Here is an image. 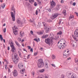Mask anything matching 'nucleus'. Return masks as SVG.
Here are the masks:
<instances>
[{
  "instance_id": "nucleus-60",
  "label": "nucleus",
  "mask_w": 78,
  "mask_h": 78,
  "mask_svg": "<svg viewBox=\"0 0 78 78\" xmlns=\"http://www.w3.org/2000/svg\"><path fill=\"white\" fill-rule=\"evenodd\" d=\"M63 55H67V54L65 53V52L63 54Z\"/></svg>"
},
{
  "instance_id": "nucleus-31",
  "label": "nucleus",
  "mask_w": 78,
  "mask_h": 78,
  "mask_svg": "<svg viewBox=\"0 0 78 78\" xmlns=\"http://www.w3.org/2000/svg\"><path fill=\"white\" fill-rule=\"evenodd\" d=\"M55 57H56V56L55 55H52V58L53 59L55 58Z\"/></svg>"
},
{
  "instance_id": "nucleus-54",
  "label": "nucleus",
  "mask_w": 78,
  "mask_h": 78,
  "mask_svg": "<svg viewBox=\"0 0 78 78\" xmlns=\"http://www.w3.org/2000/svg\"><path fill=\"white\" fill-rule=\"evenodd\" d=\"M30 34H33V31L31 30L30 31Z\"/></svg>"
},
{
  "instance_id": "nucleus-64",
  "label": "nucleus",
  "mask_w": 78,
  "mask_h": 78,
  "mask_svg": "<svg viewBox=\"0 0 78 78\" xmlns=\"http://www.w3.org/2000/svg\"><path fill=\"white\" fill-rule=\"evenodd\" d=\"M5 69H7V65H5Z\"/></svg>"
},
{
  "instance_id": "nucleus-5",
  "label": "nucleus",
  "mask_w": 78,
  "mask_h": 78,
  "mask_svg": "<svg viewBox=\"0 0 78 78\" xmlns=\"http://www.w3.org/2000/svg\"><path fill=\"white\" fill-rule=\"evenodd\" d=\"M13 73V75L14 77H16L17 76V75H18V73L16 69H14L13 72H12Z\"/></svg>"
},
{
  "instance_id": "nucleus-40",
  "label": "nucleus",
  "mask_w": 78,
  "mask_h": 78,
  "mask_svg": "<svg viewBox=\"0 0 78 78\" xmlns=\"http://www.w3.org/2000/svg\"><path fill=\"white\" fill-rule=\"evenodd\" d=\"M18 53H19V56H20V55H21V52H20L19 51H18Z\"/></svg>"
},
{
  "instance_id": "nucleus-41",
  "label": "nucleus",
  "mask_w": 78,
  "mask_h": 78,
  "mask_svg": "<svg viewBox=\"0 0 78 78\" xmlns=\"http://www.w3.org/2000/svg\"><path fill=\"white\" fill-rule=\"evenodd\" d=\"M34 41H36V42H38V41L37 40V38L34 39Z\"/></svg>"
},
{
  "instance_id": "nucleus-48",
  "label": "nucleus",
  "mask_w": 78,
  "mask_h": 78,
  "mask_svg": "<svg viewBox=\"0 0 78 78\" xmlns=\"http://www.w3.org/2000/svg\"><path fill=\"white\" fill-rule=\"evenodd\" d=\"M27 47L28 48L29 50H30V49H31V47H30V46H27Z\"/></svg>"
},
{
  "instance_id": "nucleus-34",
  "label": "nucleus",
  "mask_w": 78,
  "mask_h": 78,
  "mask_svg": "<svg viewBox=\"0 0 78 78\" xmlns=\"http://www.w3.org/2000/svg\"><path fill=\"white\" fill-rule=\"evenodd\" d=\"M35 73H34V71H33L32 73V75H33V77H34V76Z\"/></svg>"
},
{
  "instance_id": "nucleus-23",
  "label": "nucleus",
  "mask_w": 78,
  "mask_h": 78,
  "mask_svg": "<svg viewBox=\"0 0 78 78\" xmlns=\"http://www.w3.org/2000/svg\"><path fill=\"white\" fill-rule=\"evenodd\" d=\"M51 9L50 7V8H48L46 9V10L48 11L49 12H51Z\"/></svg>"
},
{
  "instance_id": "nucleus-10",
  "label": "nucleus",
  "mask_w": 78,
  "mask_h": 78,
  "mask_svg": "<svg viewBox=\"0 0 78 78\" xmlns=\"http://www.w3.org/2000/svg\"><path fill=\"white\" fill-rule=\"evenodd\" d=\"M11 11H13L14 13L13 14H16V10H15V9H14V6H12L11 8Z\"/></svg>"
},
{
  "instance_id": "nucleus-33",
  "label": "nucleus",
  "mask_w": 78,
  "mask_h": 78,
  "mask_svg": "<svg viewBox=\"0 0 78 78\" xmlns=\"http://www.w3.org/2000/svg\"><path fill=\"white\" fill-rule=\"evenodd\" d=\"M0 38L1 39V41H2V40L3 39V37H2V35H0Z\"/></svg>"
},
{
  "instance_id": "nucleus-2",
  "label": "nucleus",
  "mask_w": 78,
  "mask_h": 78,
  "mask_svg": "<svg viewBox=\"0 0 78 78\" xmlns=\"http://www.w3.org/2000/svg\"><path fill=\"white\" fill-rule=\"evenodd\" d=\"M45 23H43V26L45 27H44V30H45V31L46 33H48L50 29V28H48L47 27H46L47 26V24H44Z\"/></svg>"
},
{
  "instance_id": "nucleus-18",
  "label": "nucleus",
  "mask_w": 78,
  "mask_h": 78,
  "mask_svg": "<svg viewBox=\"0 0 78 78\" xmlns=\"http://www.w3.org/2000/svg\"><path fill=\"white\" fill-rule=\"evenodd\" d=\"M45 20L46 22H49V23L50 22H52V20H48L47 19H46V20Z\"/></svg>"
},
{
  "instance_id": "nucleus-14",
  "label": "nucleus",
  "mask_w": 78,
  "mask_h": 78,
  "mask_svg": "<svg viewBox=\"0 0 78 78\" xmlns=\"http://www.w3.org/2000/svg\"><path fill=\"white\" fill-rule=\"evenodd\" d=\"M25 69H22V70H21L20 71V72L22 73V74H23L25 73Z\"/></svg>"
},
{
  "instance_id": "nucleus-4",
  "label": "nucleus",
  "mask_w": 78,
  "mask_h": 78,
  "mask_svg": "<svg viewBox=\"0 0 78 78\" xmlns=\"http://www.w3.org/2000/svg\"><path fill=\"white\" fill-rule=\"evenodd\" d=\"M52 2L51 3V5L50 6V8L51 9H52V8H53L55 6H56V3L55 2H53V1L52 0Z\"/></svg>"
},
{
  "instance_id": "nucleus-11",
  "label": "nucleus",
  "mask_w": 78,
  "mask_h": 78,
  "mask_svg": "<svg viewBox=\"0 0 78 78\" xmlns=\"http://www.w3.org/2000/svg\"><path fill=\"white\" fill-rule=\"evenodd\" d=\"M72 73H70L68 74H67V77L69 78H72Z\"/></svg>"
},
{
  "instance_id": "nucleus-17",
  "label": "nucleus",
  "mask_w": 78,
  "mask_h": 78,
  "mask_svg": "<svg viewBox=\"0 0 78 78\" xmlns=\"http://www.w3.org/2000/svg\"><path fill=\"white\" fill-rule=\"evenodd\" d=\"M18 61H19V59L14 60H13V62H14L15 64H17V63Z\"/></svg>"
},
{
  "instance_id": "nucleus-12",
  "label": "nucleus",
  "mask_w": 78,
  "mask_h": 78,
  "mask_svg": "<svg viewBox=\"0 0 78 78\" xmlns=\"http://www.w3.org/2000/svg\"><path fill=\"white\" fill-rule=\"evenodd\" d=\"M61 8V5H57L56 6V11H58L59 9Z\"/></svg>"
},
{
  "instance_id": "nucleus-58",
  "label": "nucleus",
  "mask_w": 78,
  "mask_h": 78,
  "mask_svg": "<svg viewBox=\"0 0 78 78\" xmlns=\"http://www.w3.org/2000/svg\"><path fill=\"white\" fill-rule=\"evenodd\" d=\"M30 51H31V52H33V48H31L30 50Z\"/></svg>"
},
{
  "instance_id": "nucleus-62",
  "label": "nucleus",
  "mask_w": 78,
  "mask_h": 78,
  "mask_svg": "<svg viewBox=\"0 0 78 78\" xmlns=\"http://www.w3.org/2000/svg\"><path fill=\"white\" fill-rule=\"evenodd\" d=\"M75 14L77 16H78V13L76 12H75Z\"/></svg>"
},
{
  "instance_id": "nucleus-27",
  "label": "nucleus",
  "mask_w": 78,
  "mask_h": 78,
  "mask_svg": "<svg viewBox=\"0 0 78 78\" xmlns=\"http://www.w3.org/2000/svg\"><path fill=\"white\" fill-rule=\"evenodd\" d=\"M14 45H13V43H12V42H11V43L10 44V47L12 48V47H14Z\"/></svg>"
},
{
  "instance_id": "nucleus-38",
  "label": "nucleus",
  "mask_w": 78,
  "mask_h": 78,
  "mask_svg": "<svg viewBox=\"0 0 78 78\" xmlns=\"http://www.w3.org/2000/svg\"><path fill=\"white\" fill-rule=\"evenodd\" d=\"M21 38L20 37H19L18 38V40L19 42H20V41H21Z\"/></svg>"
},
{
  "instance_id": "nucleus-20",
  "label": "nucleus",
  "mask_w": 78,
  "mask_h": 78,
  "mask_svg": "<svg viewBox=\"0 0 78 78\" xmlns=\"http://www.w3.org/2000/svg\"><path fill=\"white\" fill-rule=\"evenodd\" d=\"M62 14H63L64 16H66L67 13H66V10H64L62 12Z\"/></svg>"
},
{
  "instance_id": "nucleus-32",
  "label": "nucleus",
  "mask_w": 78,
  "mask_h": 78,
  "mask_svg": "<svg viewBox=\"0 0 78 78\" xmlns=\"http://www.w3.org/2000/svg\"><path fill=\"white\" fill-rule=\"evenodd\" d=\"M13 28V33H16V32H17V30H15V29H13V27L12 28Z\"/></svg>"
},
{
  "instance_id": "nucleus-13",
  "label": "nucleus",
  "mask_w": 78,
  "mask_h": 78,
  "mask_svg": "<svg viewBox=\"0 0 78 78\" xmlns=\"http://www.w3.org/2000/svg\"><path fill=\"white\" fill-rule=\"evenodd\" d=\"M15 43H16V45H17V46H18V47H20V44H19V43L17 41H15Z\"/></svg>"
},
{
  "instance_id": "nucleus-42",
  "label": "nucleus",
  "mask_w": 78,
  "mask_h": 78,
  "mask_svg": "<svg viewBox=\"0 0 78 78\" xmlns=\"http://www.w3.org/2000/svg\"><path fill=\"white\" fill-rule=\"evenodd\" d=\"M62 46H63V47L62 48H65V47H66V46H64V45H61H61H60V47H62Z\"/></svg>"
},
{
  "instance_id": "nucleus-45",
  "label": "nucleus",
  "mask_w": 78,
  "mask_h": 78,
  "mask_svg": "<svg viewBox=\"0 0 78 78\" xmlns=\"http://www.w3.org/2000/svg\"><path fill=\"white\" fill-rule=\"evenodd\" d=\"M37 55V52H35L34 53V55L35 56H36Z\"/></svg>"
},
{
  "instance_id": "nucleus-30",
  "label": "nucleus",
  "mask_w": 78,
  "mask_h": 78,
  "mask_svg": "<svg viewBox=\"0 0 78 78\" xmlns=\"http://www.w3.org/2000/svg\"><path fill=\"white\" fill-rule=\"evenodd\" d=\"M5 4H2V8H5Z\"/></svg>"
},
{
  "instance_id": "nucleus-63",
  "label": "nucleus",
  "mask_w": 78,
  "mask_h": 78,
  "mask_svg": "<svg viewBox=\"0 0 78 78\" xmlns=\"http://www.w3.org/2000/svg\"><path fill=\"white\" fill-rule=\"evenodd\" d=\"M9 67H10V68H12V65H9Z\"/></svg>"
},
{
  "instance_id": "nucleus-56",
  "label": "nucleus",
  "mask_w": 78,
  "mask_h": 78,
  "mask_svg": "<svg viewBox=\"0 0 78 78\" xmlns=\"http://www.w3.org/2000/svg\"><path fill=\"white\" fill-rule=\"evenodd\" d=\"M32 26L34 27H35V26H36V24H35V23H33V24L32 25Z\"/></svg>"
},
{
  "instance_id": "nucleus-39",
  "label": "nucleus",
  "mask_w": 78,
  "mask_h": 78,
  "mask_svg": "<svg viewBox=\"0 0 78 78\" xmlns=\"http://www.w3.org/2000/svg\"><path fill=\"white\" fill-rule=\"evenodd\" d=\"M53 34V33H51V34H50V37L51 38H53V36H52L51 35H52Z\"/></svg>"
},
{
  "instance_id": "nucleus-21",
  "label": "nucleus",
  "mask_w": 78,
  "mask_h": 78,
  "mask_svg": "<svg viewBox=\"0 0 78 78\" xmlns=\"http://www.w3.org/2000/svg\"><path fill=\"white\" fill-rule=\"evenodd\" d=\"M12 47L11 51H12V52L13 53V52H14V50H15V47H14V46H13Z\"/></svg>"
},
{
  "instance_id": "nucleus-46",
  "label": "nucleus",
  "mask_w": 78,
  "mask_h": 78,
  "mask_svg": "<svg viewBox=\"0 0 78 78\" xmlns=\"http://www.w3.org/2000/svg\"><path fill=\"white\" fill-rule=\"evenodd\" d=\"M51 65L52 66V67H56V66H55V65L53 64H51Z\"/></svg>"
},
{
  "instance_id": "nucleus-28",
  "label": "nucleus",
  "mask_w": 78,
  "mask_h": 78,
  "mask_svg": "<svg viewBox=\"0 0 78 78\" xmlns=\"http://www.w3.org/2000/svg\"><path fill=\"white\" fill-rule=\"evenodd\" d=\"M62 31H60L59 32L57 33V34H59V35H61L62 34Z\"/></svg>"
},
{
  "instance_id": "nucleus-6",
  "label": "nucleus",
  "mask_w": 78,
  "mask_h": 78,
  "mask_svg": "<svg viewBox=\"0 0 78 78\" xmlns=\"http://www.w3.org/2000/svg\"><path fill=\"white\" fill-rule=\"evenodd\" d=\"M59 14H58V13H55L54 15H52V17L51 19L52 20L54 19L55 18H56L58 16Z\"/></svg>"
},
{
  "instance_id": "nucleus-9",
  "label": "nucleus",
  "mask_w": 78,
  "mask_h": 78,
  "mask_svg": "<svg viewBox=\"0 0 78 78\" xmlns=\"http://www.w3.org/2000/svg\"><path fill=\"white\" fill-rule=\"evenodd\" d=\"M17 22L18 23V24L20 25L21 27L22 26V22H21L19 20H17Z\"/></svg>"
},
{
  "instance_id": "nucleus-3",
  "label": "nucleus",
  "mask_w": 78,
  "mask_h": 78,
  "mask_svg": "<svg viewBox=\"0 0 78 78\" xmlns=\"http://www.w3.org/2000/svg\"><path fill=\"white\" fill-rule=\"evenodd\" d=\"M45 42L46 44H48L49 46L50 45V43L51 41H50V39H49V38L46 39L45 40Z\"/></svg>"
},
{
  "instance_id": "nucleus-52",
  "label": "nucleus",
  "mask_w": 78,
  "mask_h": 78,
  "mask_svg": "<svg viewBox=\"0 0 78 78\" xmlns=\"http://www.w3.org/2000/svg\"><path fill=\"white\" fill-rule=\"evenodd\" d=\"M30 55H28L27 57V59H29V58H30Z\"/></svg>"
},
{
  "instance_id": "nucleus-16",
  "label": "nucleus",
  "mask_w": 78,
  "mask_h": 78,
  "mask_svg": "<svg viewBox=\"0 0 78 78\" xmlns=\"http://www.w3.org/2000/svg\"><path fill=\"white\" fill-rule=\"evenodd\" d=\"M48 37V35L46 34L45 35H43V36L41 37L42 39H44L45 38H47Z\"/></svg>"
},
{
  "instance_id": "nucleus-44",
  "label": "nucleus",
  "mask_w": 78,
  "mask_h": 78,
  "mask_svg": "<svg viewBox=\"0 0 78 78\" xmlns=\"http://www.w3.org/2000/svg\"><path fill=\"white\" fill-rule=\"evenodd\" d=\"M34 5L35 6H37V3H36V2H35L34 3Z\"/></svg>"
},
{
  "instance_id": "nucleus-49",
  "label": "nucleus",
  "mask_w": 78,
  "mask_h": 78,
  "mask_svg": "<svg viewBox=\"0 0 78 78\" xmlns=\"http://www.w3.org/2000/svg\"><path fill=\"white\" fill-rule=\"evenodd\" d=\"M73 6H75L76 5V3L74 2L73 4Z\"/></svg>"
},
{
  "instance_id": "nucleus-25",
  "label": "nucleus",
  "mask_w": 78,
  "mask_h": 78,
  "mask_svg": "<svg viewBox=\"0 0 78 78\" xmlns=\"http://www.w3.org/2000/svg\"><path fill=\"white\" fill-rule=\"evenodd\" d=\"M60 41L62 43H63V42H65V40L64 39H62L60 40Z\"/></svg>"
},
{
  "instance_id": "nucleus-59",
  "label": "nucleus",
  "mask_w": 78,
  "mask_h": 78,
  "mask_svg": "<svg viewBox=\"0 0 78 78\" xmlns=\"http://www.w3.org/2000/svg\"><path fill=\"white\" fill-rule=\"evenodd\" d=\"M73 3V2H72V1H71V2H70V5H72Z\"/></svg>"
},
{
  "instance_id": "nucleus-55",
  "label": "nucleus",
  "mask_w": 78,
  "mask_h": 78,
  "mask_svg": "<svg viewBox=\"0 0 78 78\" xmlns=\"http://www.w3.org/2000/svg\"><path fill=\"white\" fill-rule=\"evenodd\" d=\"M14 34L16 35H17V32H15V33H14Z\"/></svg>"
},
{
  "instance_id": "nucleus-57",
  "label": "nucleus",
  "mask_w": 78,
  "mask_h": 78,
  "mask_svg": "<svg viewBox=\"0 0 78 78\" xmlns=\"http://www.w3.org/2000/svg\"><path fill=\"white\" fill-rule=\"evenodd\" d=\"M34 2V0H31V3H33V2Z\"/></svg>"
},
{
  "instance_id": "nucleus-1",
  "label": "nucleus",
  "mask_w": 78,
  "mask_h": 78,
  "mask_svg": "<svg viewBox=\"0 0 78 78\" xmlns=\"http://www.w3.org/2000/svg\"><path fill=\"white\" fill-rule=\"evenodd\" d=\"M38 61L37 66L39 68H41V67H44V62L43 61L42 59H39L38 60Z\"/></svg>"
},
{
  "instance_id": "nucleus-29",
  "label": "nucleus",
  "mask_w": 78,
  "mask_h": 78,
  "mask_svg": "<svg viewBox=\"0 0 78 78\" xmlns=\"http://www.w3.org/2000/svg\"><path fill=\"white\" fill-rule=\"evenodd\" d=\"M20 35L21 36H23V35L24 34V32H20Z\"/></svg>"
},
{
  "instance_id": "nucleus-50",
  "label": "nucleus",
  "mask_w": 78,
  "mask_h": 78,
  "mask_svg": "<svg viewBox=\"0 0 78 78\" xmlns=\"http://www.w3.org/2000/svg\"><path fill=\"white\" fill-rule=\"evenodd\" d=\"M38 12V11H37V10H36V15H37Z\"/></svg>"
},
{
  "instance_id": "nucleus-19",
  "label": "nucleus",
  "mask_w": 78,
  "mask_h": 78,
  "mask_svg": "<svg viewBox=\"0 0 78 78\" xmlns=\"http://www.w3.org/2000/svg\"><path fill=\"white\" fill-rule=\"evenodd\" d=\"M14 60H16V59H19L18 57V58H17V55H14Z\"/></svg>"
},
{
  "instance_id": "nucleus-15",
  "label": "nucleus",
  "mask_w": 78,
  "mask_h": 78,
  "mask_svg": "<svg viewBox=\"0 0 78 78\" xmlns=\"http://www.w3.org/2000/svg\"><path fill=\"white\" fill-rule=\"evenodd\" d=\"M18 66L19 69H21L20 67H23V65H22L20 63L18 64Z\"/></svg>"
},
{
  "instance_id": "nucleus-24",
  "label": "nucleus",
  "mask_w": 78,
  "mask_h": 78,
  "mask_svg": "<svg viewBox=\"0 0 78 78\" xmlns=\"http://www.w3.org/2000/svg\"><path fill=\"white\" fill-rule=\"evenodd\" d=\"M44 71H45V69H43L40 70L39 71V72H40V73H42L43 72H44Z\"/></svg>"
},
{
  "instance_id": "nucleus-7",
  "label": "nucleus",
  "mask_w": 78,
  "mask_h": 78,
  "mask_svg": "<svg viewBox=\"0 0 78 78\" xmlns=\"http://www.w3.org/2000/svg\"><path fill=\"white\" fill-rule=\"evenodd\" d=\"M16 14H14L12 12H11V16L12 17V21H15V15Z\"/></svg>"
},
{
  "instance_id": "nucleus-35",
  "label": "nucleus",
  "mask_w": 78,
  "mask_h": 78,
  "mask_svg": "<svg viewBox=\"0 0 78 78\" xmlns=\"http://www.w3.org/2000/svg\"><path fill=\"white\" fill-rule=\"evenodd\" d=\"M45 67L46 68H48V64L47 63H46L45 65Z\"/></svg>"
},
{
  "instance_id": "nucleus-53",
  "label": "nucleus",
  "mask_w": 78,
  "mask_h": 78,
  "mask_svg": "<svg viewBox=\"0 0 78 78\" xmlns=\"http://www.w3.org/2000/svg\"><path fill=\"white\" fill-rule=\"evenodd\" d=\"M63 57L64 58H67V55H63Z\"/></svg>"
},
{
  "instance_id": "nucleus-37",
  "label": "nucleus",
  "mask_w": 78,
  "mask_h": 78,
  "mask_svg": "<svg viewBox=\"0 0 78 78\" xmlns=\"http://www.w3.org/2000/svg\"><path fill=\"white\" fill-rule=\"evenodd\" d=\"M38 2V4H39V5H41V2L39 1V0H37Z\"/></svg>"
},
{
  "instance_id": "nucleus-8",
  "label": "nucleus",
  "mask_w": 78,
  "mask_h": 78,
  "mask_svg": "<svg viewBox=\"0 0 78 78\" xmlns=\"http://www.w3.org/2000/svg\"><path fill=\"white\" fill-rule=\"evenodd\" d=\"M74 35L76 37H78V29H76L74 32Z\"/></svg>"
},
{
  "instance_id": "nucleus-47",
  "label": "nucleus",
  "mask_w": 78,
  "mask_h": 78,
  "mask_svg": "<svg viewBox=\"0 0 78 78\" xmlns=\"http://www.w3.org/2000/svg\"><path fill=\"white\" fill-rule=\"evenodd\" d=\"M4 33H5L6 32V28H5L4 29H3Z\"/></svg>"
},
{
  "instance_id": "nucleus-43",
  "label": "nucleus",
  "mask_w": 78,
  "mask_h": 78,
  "mask_svg": "<svg viewBox=\"0 0 78 78\" xmlns=\"http://www.w3.org/2000/svg\"><path fill=\"white\" fill-rule=\"evenodd\" d=\"M72 36L73 37V38L74 39H76V37H75L74 35H72Z\"/></svg>"
},
{
  "instance_id": "nucleus-36",
  "label": "nucleus",
  "mask_w": 78,
  "mask_h": 78,
  "mask_svg": "<svg viewBox=\"0 0 78 78\" xmlns=\"http://www.w3.org/2000/svg\"><path fill=\"white\" fill-rule=\"evenodd\" d=\"M62 21V20H61V19H60L59 20V22L58 23V24H59V25H60L61 24V21Z\"/></svg>"
},
{
  "instance_id": "nucleus-51",
  "label": "nucleus",
  "mask_w": 78,
  "mask_h": 78,
  "mask_svg": "<svg viewBox=\"0 0 78 78\" xmlns=\"http://www.w3.org/2000/svg\"><path fill=\"white\" fill-rule=\"evenodd\" d=\"M22 24L23 23H25V20H23V22H22Z\"/></svg>"
},
{
  "instance_id": "nucleus-61",
  "label": "nucleus",
  "mask_w": 78,
  "mask_h": 78,
  "mask_svg": "<svg viewBox=\"0 0 78 78\" xmlns=\"http://www.w3.org/2000/svg\"><path fill=\"white\" fill-rule=\"evenodd\" d=\"M30 22L33 23L34 22V21L33 20H30Z\"/></svg>"
},
{
  "instance_id": "nucleus-26",
  "label": "nucleus",
  "mask_w": 78,
  "mask_h": 78,
  "mask_svg": "<svg viewBox=\"0 0 78 78\" xmlns=\"http://www.w3.org/2000/svg\"><path fill=\"white\" fill-rule=\"evenodd\" d=\"M38 25H37V26L38 27H41V23L40 22H38Z\"/></svg>"
},
{
  "instance_id": "nucleus-22",
  "label": "nucleus",
  "mask_w": 78,
  "mask_h": 78,
  "mask_svg": "<svg viewBox=\"0 0 78 78\" xmlns=\"http://www.w3.org/2000/svg\"><path fill=\"white\" fill-rule=\"evenodd\" d=\"M37 33L38 35H41V34H43V32H37Z\"/></svg>"
}]
</instances>
